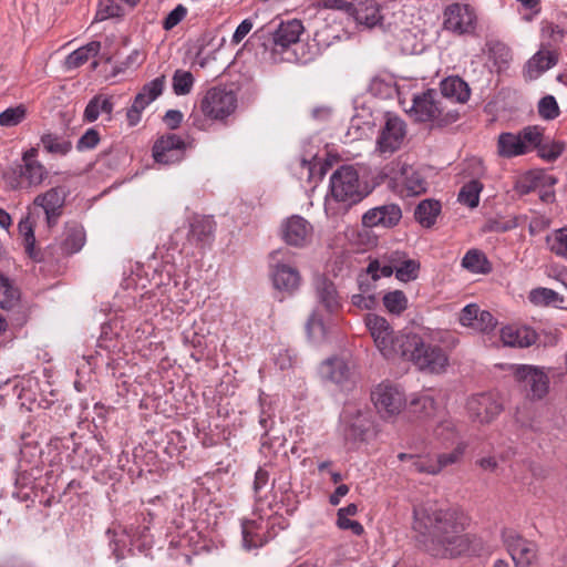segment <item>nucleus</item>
I'll list each match as a JSON object with an SVG mask.
<instances>
[{
	"mask_svg": "<svg viewBox=\"0 0 567 567\" xmlns=\"http://www.w3.org/2000/svg\"><path fill=\"white\" fill-rule=\"evenodd\" d=\"M466 515L455 507L426 502L413 508V532L419 546L435 558L477 554L481 542L465 532Z\"/></svg>",
	"mask_w": 567,
	"mask_h": 567,
	"instance_id": "f257e3e1",
	"label": "nucleus"
},
{
	"mask_svg": "<svg viewBox=\"0 0 567 567\" xmlns=\"http://www.w3.org/2000/svg\"><path fill=\"white\" fill-rule=\"evenodd\" d=\"M329 189L326 198L327 210L338 204L340 209L347 212L370 194L368 185L360 179L358 171L351 165H343L331 174Z\"/></svg>",
	"mask_w": 567,
	"mask_h": 567,
	"instance_id": "f03ea898",
	"label": "nucleus"
},
{
	"mask_svg": "<svg viewBox=\"0 0 567 567\" xmlns=\"http://www.w3.org/2000/svg\"><path fill=\"white\" fill-rule=\"evenodd\" d=\"M412 102L410 115L417 122H431L434 126L443 127L458 118V112L451 109L435 90L414 95Z\"/></svg>",
	"mask_w": 567,
	"mask_h": 567,
	"instance_id": "7ed1b4c3",
	"label": "nucleus"
},
{
	"mask_svg": "<svg viewBox=\"0 0 567 567\" xmlns=\"http://www.w3.org/2000/svg\"><path fill=\"white\" fill-rule=\"evenodd\" d=\"M404 351L400 358L413 362L420 370L431 373H439L447 364V357L442 348L425 343L417 334H408Z\"/></svg>",
	"mask_w": 567,
	"mask_h": 567,
	"instance_id": "20e7f679",
	"label": "nucleus"
},
{
	"mask_svg": "<svg viewBox=\"0 0 567 567\" xmlns=\"http://www.w3.org/2000/svg\"><path fill=\"white\" fill-rule=\"evenodd\" d=\"M367 327L384 358L394 359L400 357L405 340H408V334H394L386 319L377 315L368 316Z\"/></svg>",
	"mask_w": 567,
	"mask_h": 567,
	"instance_id": "39448f33",
	"label": "nucleus"
},
{
	"mask_svg": "<svg viewBox=\"0 0 567 567\" xmlns=\"http://www.w3.org/2000/svg\"><path fill=\"white\" fill-rule=\"evenodd\" d=\"M237 96L234 91L225 87H212L200 100V112L210 120L223 121L235 112Z\"/></svg>",
	"mask_w": 567,
	"mask_h": 567,
	"instance_id": "423d86ee",
	"label": "nucleus"
},
{
	"mask_svg": "<svg viewBox=\"0 0 567 567\" xmlns=\"http://www.w3.org/2000/svg\"><path fill=\"white\" fill-rule=\"evenodd\" d=\"M270 267L272 268V281L276 289L293 292L300 285L299 271L287 261L290 259L288 249H277L269 255Z\"/></svg>",
	"mask_w": 567,
	"mask_h": 567,
	"instance_id": "0eeeda50",
	"label": "nucleus"
},
{
	"mask_svg": "<svg viewBox=\"0 0 567 567\" xmlns=\"http://www.w3.org/2000/svg\"><path fill=\"white\" fill-rule=\"evenodd\" d=\"M539 127L527 126L520 132L514 133H502L498 136L497 147L498 154L503 157H514L523 155L532 151V145L538 142Z\"/></svg>",
	"mask_w": 567,
	"mask_h": 567,
	"instance_id": "6e6552de",
	"label": "nucleus"
},
{
	"mask_svg": "<svg viewBox=\"0 0 567 567\" xmlns=\"http://www.w3.org/2000/svg\"><path fill=\"white\" fill-rule=\"evenodd\" d=\"M443 28L457 35L474 33L477 24V17L474 9L468 4L452 3L443 12Z\"/></svg>",
	"mask_w": 567,
	"mask_h": 567,
	"instance_id": "1a4fd4ad",
	"label": "nucleus"
},
{
	"mask_svg": "<svg viewBox=\"0 0 567 567\" xmlns=\"http://www.w3.org/2000/svg\"><path fill=\"white\" fill-rule=\"evenodd\" d=\"M372 401L383 417L399 414L406 403L400 386L391 383L379 384L371 393Z\"/></svg>",
	"mask_w": 567,
	"mask_h": 567,
	"instance_id": "9d476101",
	"label": "nucleus"
},
{
	"mask_svg": "<svg viewBox=\"0 0 567 567\" xmlns=\"http://www.w3.org/2000/svg\"><path fill=\"white\" fill-rule=\"evenodd\" d=\"M515 378L533 400H540L548 393L549 377L542 368L519 365L515 370Z\"/></svg>",
	"mask_w": 567,
	"mask_h": 567,
	"instance_id": "9b49d317",
	"label": "nucleus"
},
{
	"mask_svg": "<svg viewBox=\"0 0 567 567\" xmlns=\"http://www.w3.org/2000/svg\"><path fill=\"white\" fill-rule=\"evenodd\" d=\"M186 146L181 136L169 133L156 140L152 150L153 157L159 164H175L184 158Z\"/></svg>",
	"mask_w": 567,
	"mask_h": 567,
	"instance_id": "f8f14e48",
	"label": "nucleus"
},
{
	"mask_svg": "<svg viewBox=\"0 0 567 567\" xmlns=\"http://www.w3.org/2000/svg\"><path fill=\"white\" fill-rule=\"evenodd\" d=\"M503 539L515 567H530L536 559V545L522 538L514 530H504Z\"/></svg>",
	"mask_w": 567,
	"mask_h": 567,
	"instance_id": "ddd939ff",
	"label": "nucleus"
},
{
	"mask_svg": "<svg viewBox=\"0 0 567 567\" xmlns=\"http://www.w3.org/2000/svg\"><path fill=\"white\" fill-rule=\"evenodd\" d=\"M85 243V233L82 226L72 223L66 224L59 245L48 247L47 255L54 259L72 255L82 249Z\"/></svg>",
	"mask_w": 567,
	"mask_h": 567,
	"instance_id": "4468645a",
	"label": "nucleus"
},
{
	"mask_svg": "<svg viewBox=\"0 0 567 567\" xmlns=\"http://www.w3.org/2000/svg\"><path fill=\"white\" fill-rule=\"evenodd\" d=\"M402 218V209L398 204H384L367 210L362 216V225L367 228H392Z\"/></svg>",
	"mask_w": 567,
	"mask_h": 567,
	"instance_id": "2eb2a0df",
	"label": "nucleus"
},
{
	"mask_svg": "<svg viewBox=\"0 0 567 567\" xmlns=\"http://www.w3.org/2000/svg\"><path fill=\"white\" fill-rule=\"evenodd\" d=\"M406 134V127L403 120L395 115H388L385 124L380 132L378 137V145L381 152H394L396 151Z\"/></svg>",
	"mask_w": 567,
	"mask_h": 567,
	"instance_id": "dca6fc26",
	"label": "nucleus"
},
{
	"mask_svg": "<svg viewBox=\"0 0 567 567\" xmlns=\"http://www.w3.org/2000/svg\"><path fill=\"white\" fill-rule=\"evenodd\" d=\"M65 195L62 188L53 187L34 198L33 204L44 210L49 227L56 225L64 206Z\"/></svg>",
	"mask_w": 567,
	"mask_h": 567,
	"instance_id": "f3484780",
	"label": "nucleus"
},
{
	"mask_svg": "<svg viewBox=\"0 0 567 567\" xmlns=\"http://www.w3.org/2000/svg\"><path fill=\"white\" fill-rule=\"evenodd\" d=\"M312 226L303 217L295 215L281 225V237L290 246L302 247L309 239Z\"/></svg>",
	"mask_w": 567,
	"mask_h": 567,
	"instance_id": "a211bd4d",
	"label": "nucleus"
},
{
	"mask_svg": "<svg viewBox=\"0 0 567 567\" xmlns=\"http://www.w3.org/2000/svg\"><path fill=\"white\" fill-rule=\"evenodd\" d=\"M467 410L480 423H489L502 411V405L492 394L481 393L471 398Z\"/></svg>",
	"mask_w": 567,
	"mask_h": 567,
	"instance_id": "6ab92c4d",
	"label": "nucleus"
},
{
	"mask_svg": "<svg viewBox=\"0 0 567 567\" xmlns=\"http://www.w3.org/2000/svg\"><path fill=\"white\" fill-rule=\"evenodd\" d=\"M303 32V25L299 20H290L280 23L277 30L272 33V50L275 52H282L290 45L296 44L301 33Z\"/></svg>",
	"mask_w": 567,
	"mask_h": 567,
	"instance_id": "aec40b11",
	"label": "nucleus"
},
{
	"mask_svg": "<svg viewBox=\"0 0 567 567\" xmlns=\"http://www.w3.org/2000/svg\"><path fill=\"white\" fill-rule=\"evenodd\" d=\"M215 221L209 216H194L189 221L187 240L192 245L205 246L213 240Z\"/></svg>",
	"mask_w": 567,
	"mask_h": 567,
	"instance_id": "412c9836",
	"label": "nucleus"
},
{
	"mask_svg": "<svg viewBox=\"0 0 567 567\" xmlns=\"http://www.w3.org/2000/svg\"><path fill=\"white\" fill-rule=\"evenodd\" d=\"M350 16L354 20L371 29L379 24L382 20L380 14V6L375 0H353Z\"/></svg>",
	"mask_w": 567,
	"mask_h": 567,
	"instance_id": "4be33fe9",
	"label": "nucleus"
},
{
	"mask_svg": "<svg viewBox=\"0 0 567 567\" xmlns=\"http://www.w3.org/2000/svg\"><path fill=\"white\" fill-rule=\"evenodd\" d=\"M538 336L529 327L507 326L501 330V340L506 347L528 348L536 343Z\"/></svg>",
	"mask_w": 567,
	"mask_h": 567,
	"instance_id": "5701e85b",
	"label": "nucleus"
},
{
	"mask_svg": "<svg viewBox=\"0 0 567 567\" xmlns=\"http://www.w3.org/2000/svg\"><path fill=\"white\" fill-rule=\"evenodd\" d=\"M398 171L393 169L394 178L405 187L408 195H420L426 190L425 179L413 166L398 164Z\"/></svg>",
	"mask_w": 567,
	"mask_h": 567,
	"instance_id": "b1692460",
	"label": "nucleus"
},
{
	"mask_svg": "<svg viewBox=\"0 0 567 567\" xmlns=\"http://www.w3.org/2000/svg\"><path fill=\"white\" fill-rule=\"evenodd\" d=\"M389 256L393 274H395L398 280L409 282L417 278L420 270L419 261L408 258L404 252L399 250L390 252Z\"/></svg>",
	"mask_w": 567,
	"mask_h": 567,
	"instance_id": "393cba45",
	"label": "nucleus"
},
{
	"mask_svg": "<svg viewBox=\"0 0 567 567\" xmlns=\"http://www.w3.org/2000/svg\"><path fill=\"white\" fill-rule=\"evenodd\" d=\"M444 96L446 104L452 101L465 103L471 95L468 84L458 76H449L441 82V92Z\"/></svg>",
	"mask_w": 567,
	"mask_h": 567,
	"instance_id": "a878e982",
	"label": "nucleus"
},
{
	"mask_svg": "<svg viewBox=\"0 0 567 567\" xmlns=\"http://www.w3.org/2000/svg\"><path fill=\"white\" fill-rule=\"evenodd\" d=\"M321 375L324 380L337 385L344 386L351 378V371L347 362L342 359H329L321 365Z\"/></svg>",
	"mask_w": 567,
	"mask_h": 567,
	"instance_id": "bb28decb",
	"label": "nucleus"
},
{
	"mask_svg": "<svg viewBox=\"0 0 567 567\" xmlns=\"http://www.w3.org/2000/svg\"><path fill=\"white\" fill-rule=\"evenodd\" d=\"M558 60V55L554 51L539 50L527 62L525 68V75L529 80L537 79L545 71L553 68Z\"/></svg>",
	"mask_w": 567,
	"mask_h": 567,
	"instance_id": "cd10ccee",
	"label": "nucleus"
},
{
	"mask_svg": "<svg viewBox=\"0 0 567 567\" xmlns=\"http://www.w3.org/2000/svg\"><path fill=\"white\" fill-rule=\"evenodd\" d=\"M372 422L370 414L361 410H357L347 421L346 437L353 441H364Z\"/></svg>",
	"mask_w": 567,
	"mask_h": 567,
	"instance_id": "c85d7f7f",
	"label": "nucleus"
},
{
	"mask_svg": "<svg viewBox=\"0 0 567 567\" xmlns=\"http://www.w3.org/2000/svg\"><path fill=\"white\" fill-rule=\"evenodd\" d=\"M317 297L320 303L329 312H334L340 307L338 291L332 281L326 278H318L316 281Z\"/></svg>",
	"mask_w": 567,
	"mask_h": 567,
	"instance_id": "c756f323",
	"label": "nucleus"
},
{
	"mask_svg": "<svg viewBox=\"0 0 567 567\" xmlns=\"http://www.w3.org/2000/svg\"><path fill=\"white\" fill-rule=\"evenodd\" d=\"M113 107L114 103L111 97L99 94L89 101L83 117L86 122L91 123L96 121L100 114H106L109 120H111Z\"/></svg>",
	"mask_w": 567,
	"mask_h": 567,
	"instance_id": "7c9ffc66",
	"label": "nucleus"
},
{
	"mask_svg": "<svg viewBox=\"0 0 567 567\" xmlns=\"http://www.w3.org/2000/svg\"><path fill=\"white\" fill-rule=\"evenodd\" d=\"M441 203L435 199H424L415 208L414 217L423 227L430 228L441 213Z\"/></svg>",
	"mask_w": 567,
	"mask_h": 567,
	"instance_id": "2f4dec72",
	"label": "nucleus"
},
{
	"mask_svg": "<svg viewBox=\"0 0 567 567\" xmlns=\"http://www.w3.org/2000/svg\"><path fill=\"white\" fill-rule=\"evenodd\" d=\"M565 147L564 142L545 138L542 128H539L538 142L532 145V150L536 148L538 155L547 162L556 161L563 154Z\"/></svg>",
	"mask_w": 567,
	"mask_h": 567,
	"instance_id": "473e14b6",
	"label": "nucleus"
},
{
	"mask_svg": "<svg viewBox=\"0 0 567 567\" xmlns=\"http://www.w3.org/2000/svg\"><path fill=\"white\" fill-rule=\"evenodd\" d=\"M40 142L45 152L58 156L66 155L72 148L68 138L51 132L44 133Z\"/></svg>",
	"mask_w": 567,
	"mask_h": 567,
	"instance_id": "72a5a7b5",
	"label": "nucleus"
},
{
	"mask_svg": "<svg viewBox=\"0 0 567 567\" xmlns=\"http://www.w3.org/2000/svg\"><path fill=\"white\" fill-rule=\"evenodd\" d=\"M462 266L474 274L486 275L492 270L485 254L478 249L468 250L462 259Z\"/></svg>",
	"mask_w": 567,
	"mask_h": 567,
	"instance_id": "f704fd0d",
	"label": "nucleus"
},
{
	"mask_svg": "<svg viewBox=\"0 0 567 567\" xmlns=\"http://www.w3.org/2000/svg\"><path fill=\"white\" fill-rule=\"evenodd\" d=\"M260 525L256 520H245L241 525L243 544L246 549L259 548L266 543L259 534Z\"/></svg>",
	"mask_w": 567,
	"mask_h": 567,
	"instance_id": "c9c22d12",
	"label": "nucleus"
},
{
	"mask_svg": "<svg viewBox=\"0 0 567 567\" xmlns=\"http://www.w3.org/2000/svg\"><path fill=\"white\" fill-rule=\"evenodd\" d=\"M529 301L535 306H557L564 301V298L553 289L535 288L528 295Z\"/></svg>",
	"mask_w": 567,
	"mask_h": 567,
	"instance_id": "e433bc0d",
	"label": "nucleus"
},
{
	"mask_svg": "<svg viewBox=\"0 0 567 567\" xmlns=\"http://www.w3.org/2000/svg\"><path fill=\"white\" fill-rule=\"evenodd\" d=\"M19 173L28 182L29 186L40 185L48 175V171L40 162L23 163L20 166Z\"/></svg>",
	"mask_w": 567,
	"mask_h": 567,
	"instance_id": "4c0bfd02",
	"label": "nucleus"
},
{
	"mask_svg": "<svg viewBox=\"0 0 567 567\" xmlns=\"http://www.w3.org/2000/svg\"><path fill=\"white\" fill-rule=\"evenodd\" d=\"M483 189V185L478 181H470L461 188L458 193V202L471 207H477L480 203V193Z\"/></svg>",
	"mask_w": 567,
	"mask_h": 567,
	"instance_id": "58836bf2",
	"label": "nucleus"
},
{
	"mask_svg": "<svg viewBox=\"0 0 567 567\" xmlns=\"http://www.w3.org/2000/svg\"><path fill=\"white\" fill-rule=\"evenodd\" d=\"M367 271L368 275H371L373 281H377L381 277H391L393 275V268L390 264L389 254L371 260L367 267Z\"/></svg>",
	"mask_w": 567,
	"mask_h": 567,
	"instance_id": "ea45409f",
	"label": "nucleus"
},
{
	"mask_svg": "<svg viewBox=\"0 0 567 567\" xmlns=\"http://www.w3.org/2000/svg\"><path fill=\"white\" fill-rule=\"evenodd\" d=\"M27 117V107L23 104L8 107L0 113V126L13 127L22 123Z\"/></svg>",
	"mask_w": 567,
	"mask_h": 567,
	"instance_id": "a19ab883",
	"label": "nucleus"
},
{
	"mask_svg": "<svg viewBox=\"0 0 567 567\" xmlns=\"http://www.w3.org/2000/svg\"><path fill=\"white\" fill-rule=\"evenodd\" d=\"M165 86V75H161L151 82L143 85L140 93L136 96H142L145 102V106L155 101L162 93Z\"/></svg>",
	"mask_w": 567,
	"mask_h": 567,
	"instance_id": "79ce46f5",
	"label": "nucleus"
},
{
	"mask_svg": "<svg viewBox=\"0 0 567 567\" xmlns=\"http://www.w3.org/2000/svg\"><path fill=\"white\" fill-rule=\"evenodd\" d=\"M411 409L415 414L430 417L435 414L437 404L431 395L422 394L411 401Z\"/></svg>",
	"mask_w": 567,
	"mask_h": 567,
	"instance_id": "37998d69",
	"label": "nucleus"
},
{
	"mask_svg": "<svg viewBox=\"0 0 567 567\" xmlns=\"http://www.w3.org/2000/svg\"><path fill=\"white\" fill-rule=\"evenodd\" d=\"M122 2L124 0H100L96 20L122 17L124 14Z\"/></svg>",
	"mask_w": 567,
	"mask_h": 567,
	"instance_id": "c03bdc74",
	"label": "nucleus"
},
{
	"mask_svg": "<svg viewBox=\"0 0 567 567\" xmlns=\"http://www.w3.org/2000/svg\"><path fill=\"white\" fill-rule=\"evenodd\" d=\"M19 298L18 289L10 284L8 278H4L0 286V307L7 310L13 309L18 305Z\"/></svg>",
	"mask_w": 567,
	"mask_h": 567,
	"instance_id": "a18cd8bd",
	"label": "nucleus"
},
{
	"mask_svg": "<svg viewBox=\"0 0 567 567\" xmlns=\"http://www.w3.org/2000/svg\"><path fill=\"white\" fill-rule=\"evenodd\" d=\"M383 305L389 312L400 315L406 309L408 299L403 291L394 290L384 295Z\"/></svg>",
	"mask_w": 567,
	"mask_h": 567,
	"instance_id": "49530a36",
	"label": "nucleus"
},
{
	"mask_svg": "<svg viewBox=\"0 0 567 567\" xmlns=\"http://www.w3.org/2000/svg\"><path fill=\"white\" fill-rule=\"evenodd\" d=\"M194 84V76L188 71L176 70L173 75V91L176 95H186Z\"/></svg>",
	"mask_w": 567,
	"mask_h": 567,
	"instance_id": "de8ad7c7",
	"label": "nucleus"
},
{
	"mask_svg": "<svg viewBox=\"0 0 567 567\" xmlns=\"http://www.w3.org/2000/svg\"><path fill=\"white\" fill-rule=\"evenodd\" d=\"M20 235L23 237L25 250L33 256L35 237L33 230V223L30 219V215L21 218L18 224Z\"/></svg>",
	"mask_w": 567,
	"mask_h": 567,
	"instance_id": "09e8293b",
	"label": "nucleus"
},
{
	"mask_svg": "<svg viewBox=\"0 0 567 567\" xmlns=\"http://www.w3.org/2000/svg\"><path fill=\"white\" fill-rule=\"evenodd\" d=\"M465 449L466 444L464 442H458L453 451L437 455L435 466H440L441 472L443 468L456 464L464 455Z\"/></svg>",
	"mask_w": 567,
	"mask_h": 567,
	"instance_id": "8fccbe9b",
	"label": "nucleus"
},
{
	"mask_svg": "<svg viewBox=\"0 0 567 567\" xmlns=\"http://www.w3.org/2000/svg\"><path fill=\"white\" fill-rule=\"evenodd\" d=\"M539 187V182L537 177V172H528L523 175L515 184V190L519 195H527L532 192L537 190Z\"/></svg>",
	"mask_w": 567,
	"mask_h": 567,
	"instance_id": "3c124183",
	"label": "nucleus"
},
{
	"mask_svg": "<svg viewBox=\"0 0 567 567\" xmlns=\"http://www.w3.org/2000/svg\"><path fill=\"white\" fill-rule=\"evenodd\" d=\"M538 113L544 120H554L559 115V106L553 95H546L538 102Z\"/></svg>",
	"mask_w": 567,
	"mask_h": 567,
	"instance_id": "603ef678",
	"label": "nucleus"
},
{
	"mask_svg": "<svg viewBox=\"0 0 567 567\" xmlns=\"http://www.w3.org/2000/svg\"><path fill=\"white\" fill-rule=\"evenodd\" d=\"M488 53L495 60L506 63L511 59V51L506 44L499 41H488L486 43Z\"/></svg>",
	"mask_w": 567,
	"mask_h": 567,
	"instance_id": "864d4df0",
	"label": "nucleus"
},
{
	"mask_svg": "<svg viewBox=\"0 0 567 567\" xmlns=\"http://www.w3.org/2000/svg\"><path fill=\"white\" fill-rule=\"evenodd\" d=\"M187 14V9L183 4L176 6L164 19L163 29L168 31L175 28Z\"/></svg>",
	"mask_w": 567,
	"mask_h": 567,
	"instance_id": "5fc2aeb1",
	"label": "nucleus"
},
{
	"mask_svg": "<svg viewBox=\"0 0 567 567\" xmlns=\"http://www.w3.org/2000/svg\"><path fill=\"white\" fill-rule=\"evenodd\" d=\"M100 142V134L95 128H89L78 141V151H86L94 148Z\"/></svg>",
	"mask_w": 567,
	"mask_h": 567,
	"instance_id": "6e6d98bb",
	"label": "nucleus"
},
{
	"mask_svg": "<svg viewBox=\"0 0 567 567\" xmlns=\"http://www.w3.org/2000/svg\"><path fill=\"white\" fill-rule=\"evenodd\" d=\"M306 330L309 339L313 341H320L324 338V326L323 322L318 319L315 315L311 316L307 322Z\"/></svg>",
	"mask_w": 567,
	"mask_h": 567,
	"instance_id": "4d7b16f0",
	"label": "nucleus"
},
{
	"mask_svg": "<svg viewBox=\"0 0 567 567\" xmlns=\"http://www.w3.org/2000/svg\"><path fill=\"white\" fill-rule=\"evenodd\" d=\"M411 470L417 473H426L432 475L440 473V466H435V462L417 456H414L413 461L411 462Z\"/></svg>",
	"mask_w": 567,
	"mask_h": 567,
	"instance_id": "13d9d810",
	"label": "nucleus"
},
{
	"mask_svg": "<svg viewBox=\"0 0 567 567\" xmlns=\"http://www.w3.org/2000/svg\"><path fill=\"white\" fill-rule=\"evenodd\" d=\"M142 96H135L132 106L127 110L126 117L130 126H135L141 120V113L145 109Z\"/></svg>",
	"mask_w": 567,
	"mask_h": 567,
	"instance_id": "bf43d9fd",
	"label": "nucleus"
},
{
	"mask_svg": "<svg viewBox=\"0 0 567 567\" xmlns=\"http://www.w3.org/2000/svg\"><path fill=\"white\" fill-rule=\"evenodd\" d=\"M434 434L437 439L443 441H453L455 433V425L451 420H444L434 430Z\"/></svg>",
	"mask_w": 567,
	"mask_h": 567,
	"instance_id": "052dcab7",
	"label": "nucleus"
},
{
	"mask_svg": "<svg viewBox=\"0 0 567 567\" xmlns=\"http://www.w3.org/2000/svg\"><path fill=\"white\" fill-rule=\"evenodd\" d=\"M480 308L476 305H467L463 308L460 321L463 326L474 327L477 320Z\"/></svg>",
	"mask_w": 567,
	"mask_h": 567,
	"instance_id": "680f3d73",
	"label": "nucleus"
},
{
	"mask_svg": "<svg viewBox=\"0 0 567 567\" xmlns=\"http://www.w3.org/2000/svg\"><path fill=\"white\" fill-rule=\"evenodd\" d=\"M496 324L493 315L486 310H480L474 328L482 331H489Z\"/></svg>",
	"mask_w": 567,
	"mask_h": 567,
	"instance_id": "e2e57ef3",
	"label": "nucleus"
},
{
	"mask_svg": "<svg viewBox=\"0 0 567 567\" xmlns=\"http://www.w3.org/2000/svg\"><path fill=\"white\" fill-rule=\"evenodd\" d=\"M551 250L555 254L567 258V227L557 231L556 243L553 245Z\"/></svg>",
	"mask_w": 567,
	"mask_h": 567,
	"instance_id": "0e129e2a",
	"label": "nucleus"
},
{
	"mask_svg": "<svg viewBox=\"0 0 567 567\" xmlns=\"http://www.w3.org/2000/svg\"><path fill=\"white\" fill-rule=\"evenodd\" d=\"M269 481V473L265 470L259 467L255 474V481H254V491L258 498H261V492L267 486Z\"/></svg>",
	"mask_w": 567,
	"mask_h": 567,
	"instance_id": "69168bd1",
	"label": "nucleus"
},
{
	"mask_svg": "<svg viewBox=\"0 0 567 567\" xmlns=\"http://www.w3.org/2000/svg\"><path fill=\"white\" fill-rule=\"evenodd\" d=\"M353 306L360 309H373L377 305V298L373 295L364 296L363 293L353 295L351 298Z\"/></svg>",
	"mask_w": 567,
	"mask_h": 567,
	"instance_id": "338daca9",
	"label": "nucleus"
},
{
	"mask_svg": "<svg viewBox=\"0 0 567 567\" xmlns=\"http://www.w3.org/2000/svg\"><path fill=\"white\" fill-rule=\"evenodd\" d=\"M87 60L85 52L79 48L66 56L65 65L68 69H76Z\"/></svg>",
	"mask_w": 567,
	"mask_h": 567,
	"instance_id": "774afa93",
	"label": "nucleus"
}]
</instances>
